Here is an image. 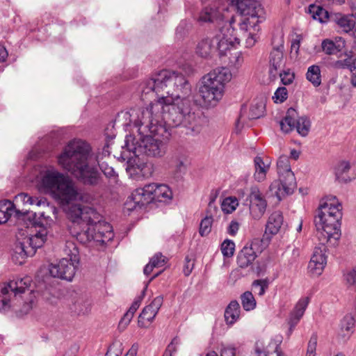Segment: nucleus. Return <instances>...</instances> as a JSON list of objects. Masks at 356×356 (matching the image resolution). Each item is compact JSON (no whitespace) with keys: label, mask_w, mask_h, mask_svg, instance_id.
<instances>
[{"label":"nucleus","mask_w":356,"mask_h":356,"mask_svg":"<svg viewBox=\"0 0 356 356\" xmlns=\"http://www.w3.org/2000/svg\"><path fill=\"white\" fill-rule=\"evenodd\" d=\"M47 186L54 188V195L69 218L83 226V230L77 233L78 241L104 245L113 239L111 225L102 220V216L93 208L81 206L80 202H87L90 197L79 191L72 179L56 170L46 169Z\"/></svg>","instance_id":"obj_1"},{"label":"nucleus","mask_w":356,"mask_h":356,"mask_svg":"<svg viewBox=\"0 0 356 356\" xmlns=\"http://www.w3.org/2000/svg\"><path fill=\"white\" fill-rule=\"evenodd\" d=\"M57 161L63 170L87 186H95L100 182L101 176L96 163L107 178L113 182L118 179V175L113 168L106 162H99L91 145L82 139L74 138L70 140L57 156Z\"/></svg>","instance_id":"obj_2"},{"label":"nucleus","mask_w":356,"mask_h":356,"mask_svg":"<svg viewBox=\"0 0 356 356\" xmlns=\"http://www.w3.org/2000/svg\"><path fill=\"white\" fill-rule=\"evenodd\" d=\"M141 111L131 109L129 112L130 122L134 123L138 129V134L136 136L129 135L126 137L122 154L124 159H128L127 170H133L136 174L147 177L152 173V165L147 163L132 165L131 157L127 155V153L132 152L136 157L140 154L152 157H161L165 154L166 146L161 140L148 134V133H156L159 124H155L153 118H147V115L143 118L140 113Z\"/></svg>","instance_id":"obj_3"},{"label":"nucleus","mask_w":356,"mask_h":356,"mask_svg":"<svg viewBox=\"0 0 356 356\" xmlns=\"http://www.w3.org/2000/svg\"><path fill=\"white\" fill-rule=\"evenodd\" d=\"M149 106L141 111L143 118L147 115L155 120V124L161 126L162 122L172 127L183 126L186 134L191 136L199 134L202 129L204 120L192 111L191 102L185 97H156Z\"/></svg>","instance_id":"obj_4"},{"label":"nucleus","mask_w":356,"mask_h":356,"mask_svg":"<svg viewBox=\"0 0 356 356\" xmlns=\"http://www.w3.org/2000/svg\"><path fill=\"white\" fill-rule=\"evenodd\" d=\"M229 5L226 0H215L211 5L205 7L200 13L198 20L201 22L216 23L218 31L213 36L216 50L220 56L226 55L232 49H236L240 44V38L232 24L235 19H228Z\"/></svg>","instance_id":"obj_5"},{"label":"nucleus","mask_w":356,"mask_h":356,"mask_svg":"<svg viewBox=\"0 0 356 356\" xmlns=\"http://www.w3.org/2000/svg\"><path fill=\"white\" fill-rule=\"evenodd\" d=\"M29 277L0 284V312H14L22 317L29 314L36 305V293L29 289Z\"/></svg>","instance_id":"obj_6"},{"label":"nucleus","mask_w":356,"mask_h":356,"mask_svg":"<svg viewBox=\"0 0 356 356\" xmlns=\"http://www.w3.org/2000/svg\"><path fill=\"white\" fill-rule=\"evenodd\" d=\"M16 218L17 220H28L29 225L40 228L31 236H29L26 231L24 229L19 230L16 234L17 241L13 250L12 259L15 264L22 265L27 257L33 256L36 250L42 247L44 243V212L38 214L33 211L16 210Z\"/></svg>","instance_id":"obj_7"},{"label":"nucleus","mask_w":356,"mask_h":356,"mask_svg":"<svg viewBox=\"0 0 356 356\" xmlns=\"http://www.w3.org/2000/svg\"><path fill=\"white\" fill-rule=\"evenodd\" d=\"M140 89L143 95L161 97V94H164L165 96L178 98L188 95L191 86L181 73L164 70L145 81L141 84Z\"/></svg>","instance_id":"obj_8"},{"label":"nucleus","mask_w":356,"mask_h":356,"mask_svg":"<svg viewBox=\"0 0 356 356\" xmlns=\"http://www.w3.org/2000/svg\"><path fill=\"white\" fill-rule=\"evenodd\" d=\"M341 204L335 198L326 200L319 207L315 218L319 241L335 245L341 237Z\"/></svg>","instance_id":"obj_9"},{"label":"nucleus","mask_w":356,"mask_h":356,"mask_svg":"<svg viewBox=\"0 0 356 356\" xmlns=\"http://www.w3.org/2000/svg\"><path fill=\"white\" fill-rule=\"evenodd\" d=\"M232 79V74L225 67L214 69L203 76L199 94L207 106H214L222 98L225 85Z\"/></svg>","instance_id":"obj_10"},{"label":"nucleus","mask_w":356,"mask_h":356,"mask_svg":"<svg viewBox=\"0 0 356 356\" xmlns=\"http://www.w3.org/2000/svg\"><path fill=\"white\" fill-rule=\"evenodd\" d=\"M277 166L279 180L274 181L270 184L269 189L272 195L281 200L284 197L293 192L296 187V181L295 175L291 171L287 156H280L277 161Z\"/></svg>","instance_id":"obj_11"},{"label":"nucleus","mask_w":356,"mask_h":356,"mask_svg":"<svg viewBox=\"0 0 356 356\" xmlns=\"http://www.w3.org/2000/svg\"><path fill=\"white\" fill-rule=\"evenodd\" d=\"M238 12L241 15L238 26L241 30H247L248 24L261 23L264 19V11L255 0H236Z\"/></svg>","instance_id":"obj_12"},{"label":"nucleus","mask_w":356,"mask_h":356,"mask_svg":"<svg viewBox=\"0 0 356 356\" xmlns=\"http://www.w3.org/2000/svg\"><path fill=\"white\" fill-rule=\"evenodd\" d=\"M152 187L150 184L143 188H136L127 200L125 202L126 209L128 211L141 209L153 202Z\"/></svg>","instance_id":"obj_13"},{"label":"nucleus","mask_w":356,"mask_h":356,"mask_svg":"<svg viewBox=\"0 0 356 356\" xmlns=\"http://www.w3.org/2000/svg\"><path fill=\"white\" fill-rule=\"evenodd\" d=\"M78 264H74L67 258L51 263L48 266L49 274L53 277L71 282L75 275Z\"/></svg>","instance_id":"obj_14"},{"label":"nucleus","mask_w":356,"mask_h":356,"mask_svg":"<svg viewBox=\"0 0 356 356\" xmlns=\"http://www.w3.org/2000/svg\"><path fill=\"white\" fill-rule=\"evenodd\" d=\"M246 201L249 202V211L252 218L256 220L261 219L266 212L267 202L257 187L251 188Z\"/></svg>","instance_id":"obj_15"},{"label":"nucleus","mask_w":356,"mask_h":356,"mask_svg":"<svg viewBox=\"0 0 356 356\" xmlns=\"http://www.w3.org/2000/svg\"><path fill=\"white\" fill-rule=\"evenodd\" d=\"M330 243V242H323V241H320V245L315 248L309 262V270L314 275H321L327 264V256L325 254V243Z\"/></svg>","instance_id":"obj_16"},{"label":"nucleus","mask_w":356,"mask_h":356,"mask_svg":"<svg viewBox=\"0 0 356 356\" xmlns=\"http://www.w3.org/2000/svg\"><path fill=\"white\" fill-rule=\"evenodd\" d=\"M163 302V297L159 296L156 297L152 302L146 306L140 313L138 320V325L140 327H147L154 321L157 313Z\"/></svg>","instance_id":"obj_17"},{"label":"nucleus","mask_w":356,"mask_h":356,"mask_svg":"<svg viewBox=\"0 0 356 356\" xmlns=\"http://www.w3.org/2000/svg\"><path fill=\"white\" fill-rule=\"evenodd\" d=\"M284 66L283 56V45L280 44L274 48L269 57V74L273 78H275L282 67Z\"/></svg>","instance_id":"obj_18"},{"label":"nucleus","mask_w":356,"mask_h":356,"mask_svg":"<svg viewBox=\"0 0 356 356\" xmlns=\"http://www.w3.org/2000/svg\"><path fill=\"white\" fill-rule=\"evenodd\" d=\"M257 245L256 243H252L250 245H245L237 256V264L240 268H245L252 264L257 257L254 250Z\"/></svg>","instance_id":"obj_19"},{"label":"nucleus","mask_w":356,"mask_h":356,"mask_svg":"<svg viewBox=\"0 0 356 356\" xmlns=\"http://www.w3.org/2000/svg\"><path fill=\"white\" fill-rule=\"evenodd\" d=\"M254 178L261 182L266 179V174L270 169V161L268 158L257 156L254 159Z\"/></svg>","instance_id":"obj_20"},{"label":"nucleus","mask_w":356,"mask_h":356,"mask_svg":"<svg viewBox=\"0 0 356 356\" xmlns=\"http://www.w3.org/2000/svg\"><path fill=\"white\" fill-rule=\"evenodd\" d=\"M259 23L248 24L247 30H241L240 33L243 35L245 39V47L246 48H252L259 40V33L260 31Z\"/></svg>","instance_id":"obj_21"},{"label":"nucleus","mask_w":356,"mask_h":356,"mask_svg":"<svg viewBox=\"0 0 356 356\" xmlns=\"http://www.w3.org/2000/svg\"><path fill=\"white\" fill-rule=\"evenodd\" d=\"M154 201L168 202L172 198L171 189L165 184H151Z\"/></svg>","instance_id":"obj_22"},{"label":"nucleus","mask_w":356,"mask_h":356,"mask_svg":"<svg viewBox=\"0 0 356 356\" xmlns=\"http://www.w3.org/2000/svg\"><path fill=\"white\" fill-rule=\"evenodd\" d=\"M283 222L284 218L282 213L279 211H274L268 217L266 225V233L272 235L277 234L280 231Z\"/></svg>","instance_id":"obj_23"},{"label":"nucleus","mask_w":356,"mask_h":356,"mask_svg":"<svg viewBox=\"0 0 356 356\" xmlns=\"http://www.w3.org/2000/svg\"><path fill=\"white\" fill-rule=\"evenodd\" d=\"M298 118L297 111L293 108H289L285 117L280 122L281 130L287 134L296 129Z\"/></svg>","instance_id":"obj_24"},{"label":"nucleus","mask_w":356,"mask_h":356,"mask_svg":"<svg viewBox=\"0 0 356 356\" xmlns=\"http://www.w3.org/2000/svg\"><path fill=\"white\" fill-rule=\"evenodd\" d=\"M16 210L19 209L15 207V205L13 202L8 200H1L0 225L7 222L14 213L16 215Z\"/></svg>","instance_id":"obj_25"},{"label":"nucleus","mask_w":356,"mask_h":356,"mask_svg":"<svg viewBox=\"0 0 356 356\" xmlns=\"http://www.w3.org/2000/svg\"><path fill=\"white\" fill-rule=\"evenodd\" d=\"M216 50L213 38L212 39L206 38L202 40L197 45L196 52L200 56L207 58L209 56L213 51Z\"/></svg>","instance_id":"obj_26"},{"label":"nucleus","mask_w":356,"mask_h":356,"mask_svg":"<svg viewBox=\"0 0 356 356\" xmlns=\"http://www.w3.org/2000/svg\"><path fill=\"white\" fill-rule=\"evenodd\" d=\"M355 319L351 315H346L340 323L339 335L343 339L348 338L353 332Z\"/></svg>","instance_id":"obj_27"},{"label":"nucleus","mask_w":356,"mask_h":356,"mask_svg":"<svg viewBox=\"0 0 356 356\" xmlns=\"http://www.w3.org/2000/svg\"><path fill=\"white\" fill-rule=\"evenodd\" d=\"M63 252L65 255L69 257V261L79 264V250L74 241L68 240L65 242Z\"/></svg>","instance_id":"obj_28"},{"label":"nucleus","mask_w":356,"mask_h":356,"mask_svg":"<svg viewBox=\"0 0 356 356\" xmlns=\"http://www.w3.org/2000/svg\"><path fill=\"white\" fill-rule=\"evenodd\" d=\"M240 316V305L237 301H232L225 312V318L227 324H234Z\"/></svg>","instance_id":"obj_29"},{"label":"nucleus","mask_w":356,"mask_h":356,"mask_svg":"<svg viewBox=\"0 0 356 356\" xmlns=\"http://www.w3.org/2000/svg\"><path fill=\"white\" fill-rule=\"evenodd\" d=\"M335 22L345 33H349L355 26V22L353 16L350 15H337Z\"/></svg>","instance_id":"obj_30"},{"label":"nucleus","mask_w":356,"mask_h":356,"mask_svg":"<svg viewBox=\"0 0 356 356\" xmlns=\"http://www.w3.org/2000/svg\"><path fill=\"white\" fill-rule=\"evenodd\" d=\"M306 78L314 86H319L321 83L320 67L316 65L309 67L306 73Z\"/></svg>","instance_id":"obj_31"},{"label":"nucleus","mask_w":356,"mask_h":356,"mask_svg":"<svg viewBox=\"0 0 356 356\" xmlns=\"http://www.w3.org/2000/svg\"><path fill=\"white\" fill-rule=\"evenodd\" d=\"M350 169V164L348 161H343L340 162L335 168V175L338 180L341 181H348L350 177L348 176V172Z\"/></svg>","instance_id":"obj_32"},{"label":"nucleus","mask_w":356,"mask_h":356,"mask_svg":"<svg viewBox=\"0 0 356 356\" xmlns=\"http://www.w3.org/2000/svg\"><path fill=\"white\" fill-rule=\"evenodd\" d=\"M266 108L265 102L263 99L253 102L250 108L248 118L250 119H257L264 114Z\"/></svg>","instance_id":"obj_33"},{"label":"nucleus","mask_w":356,"mask_h":356,"mask_svg":"<svg viewBox=\"0 0 356 356\" xmlns=\"http://www.w3.org/2000/svg\"><path fill=\"white\" fill-rule=\"evenodd\" d=\"M15 201L17 204L19 203H22V204H30L36 206H40L42 204V201L41 199H39L37 197H31L29 196L27 193H22L17 195L15 197Z\"/></svg>","instance_id":"obj_34"},{"label":"nucleus","mask_w":356,"mask_h":356,"mask_svg":"<svg viewBox=\"0 0 356 356\" xmlns=\"http://www.w3.org/2000/svg\"><path fill=\"white\" fill-rule=\"evenodd\" d=\"M309 13L312 15L314 19L320 22H325L328 17V13L323 8L316 5H310Z\"/></svg>","instance_id":"obj_35"},{"label":"nucleus","mask_w":356,"mask_h":356,"mask_svg":"<svg viewBox=\"0 0 356 356\" xmlns=\"http://www.w3.org/2000/svg\"><path fill=\"white\" fill-rule=\"evenodd\" d=\"M310 127L311 122L307 117L302 116L298 118L296 129L300 136H307L310 130Z\"/></svg>","instance_id":"obj_36"},{"label":"nucleus","mask_w":356,"mask_h":356,"mask_svg":"<svg viewBox=\"0 0 356 356\" xmlns=\"http://www.w3.org/2000/svg\"><path fill=\"white\" fill-rule=\"evenodd\" d=\"M238 206V201L235 197H227L221 204L222 210L225 213H232Z\"/></svg>","instance_id":"obj_37"},{"label":"nucleus","mask_w":356,"mask_h":356,"mask_svg":"<svg viewBox=\"0 0 356 356\" xmlns=\"http://www.w3.org/2000/svg\"><path fill=\"white\" fill-rule=\"evenodd\" d=\"M241 304L245 311H251L256 307V300L250 291H246L241 295Z\"/></svg>","instance_id":"obj_38"},{"label":"nucleus","mask_w":356,"mask_h":356,"mask_svg":"<svg viewBox=\"0 0 356 356\" xmlns=\"http://www.w3.org/2000/svg\"><path fill=\"white\" fill-rule=\"evenodd\" d=\"M309 302V297H302L297 302L291 312L302 317Z\"/></svg>","instance_id":"obj_39"},{"label":"nucleus","mask_w":356,"mask_h":356,"mask_svg":"<svg viewBox=\"0 0 356 356\" xmlns=\"http://www.w3.org/2000/svg\"><path fill=\"white\" fill-rule=\"evenodd\" d=\"M321 47L326 54L332 55L340 51V47L330 39H325L322 41Z\"/></svg>","instance_id":"obj_40"},{"label":"nucleus","mask_w":356,"mask_h":356,"mask_svg":"<svg viewBox=\"0 0 356 356\" xmlns=\"http://www.w3.org/2000/svg\"><path fill=\"white\" fill-rule=\"evenodd\" d=\"M213 224V218L211 216H206L203 218L200 225L199 233L202 236L208 235L211 230Z\"/></svg>","instance_id":"obj_41"},{"label":"nucleus","mask_w":356,"mask_h":356,"mask_svg":"<svg viewBox=\"0 0 356 356\" xmlns=\"http://www.w3.org/2000/svg\"><path fill=\"white\" fill-rule=\"evenodd\" d=\"M33 181L35 180L40 184V186H44V170L43 166H34L31 171Z\"/></svg>","instance_id":"obj_42"},{"label":"nucleus","mask_w":356,"mask_h":356,"mask_svg":"<svg viewBox=\"0 0 356 356\" xmlns=\"http://www.w3.org/2000/svg\"><path fill=\"white\" fill-rule=\"evenodd\" d=\"M235 243L229 239L225 240L221 245V252L224 257H231L234 255Z\"/></svg>","instance_id":"obj_43"},{"label":"nucleus","mask_w":356,"mask_h":356,"mask_svg":"<svg viewBox=\"0 0 356 356\" xmlns=\"http://www.w3.org/2000/svg\"><path fill=\"white\" fill-rule=\"evenodd\" d=\"M356 64V58L353 57H348L343 60H339L335 62L334 66L337 68L345 69L348 68L351 71L353 67L355 66Z\"/></svg>","instance_id":"obj_44"},{"label":"nucleus","mask_w":356,"mask_h":356,"mask_svg":"<svg viewBox=\"0 0 356 356\" xmlns=\"http://www.w3.org/2000/svg\"><path fill=\"white\" fill-rule=\"evenodd\" d=\"M244 58L241 52H236L229 58V65L231 67L238 70L242 67Z\"/></svg>","instance_id":"obj_45"},{"label":"nucleus","mask_w":356,"mask_h":356,"mask_svg":"<svg viewBox=\"0 0 356 356\" xmlns=\"http://www.w3.org/2000/svg\"><path fill=\"white\" fill-rule=\"evenodd\" d=\"M252 286L254 292L259 296H262L268 288V283L265 280H257L253 282Z\"/></svg>","instance_id":"obj_46"},{"label":"nucleus","mask_w":356,"mask_h":356,"mask_svg":"<svg viewBox=\"0 0 356 356\" xmlns=\"http://www.w3.org/2000/svg\"><path fill=\"white\" fill-rule=\"evenodd\" d=\"M147 287V284L145 285V287L144 288L143 291H142V294L140 296H138L137 298H136V299L133 302L132 305H131V307H129L128 311L126 312L127 314H130V316L134 317L135 312L137 311V309L139 308V307L141 304V302L145 296V292Z\"/></svg>","instance_id":"obj_47"},{"label":"nucleus","mask_w":356,"mask_h":356,"mask_svg":"<svg viewBox=\"0 0 356 356\" xmlns=\"http://www.w3.org/2000/svg\"><path fill=\"white\" fill-rule=\"evenodd\" d=\"M122 344L120 342L113 343L108 348L105 356H121Z\"/></svg>","instance_id":"obj_48"},{"label":"nucleus","mask_w":356,"mask_h":356,"mask_svg":"<svg viewBox=\"0 0 356 356\" xmlns=\"http://www.w3.org/2000/svg\"><path fill=\"white\" fill-rule=\"evenodd\" d=\"M288 97L287 90L284 87L278 88L274 93L273 99L275 103H282Z\"/></svg>","instance_id":"obj_49"},{"label":"nucleus","mask_w":356,"mask_h":356,"mask_svg":"<svg viewBox=\"0 0 356 356\" xmlns=\"http://www.w3.org/2000/svg\"><path fill=\"white\" fill-rule=\"evenodd\" d=\"M317 340V335L312 334L308 342L306 356H316Z\"/></svg>","instance_id":"obj_50"},{"label":"nucleus","mask_w":356,"mask_h":356,"mask_svg":"<svg viewBox=\"0 0 356 356\" xmlns=\"http://www.w3.org/2000/svg\"><path fill=\"white\" fill-rule=\"evenodd\" d=\"M281 81L284 85H289L293 83L295 76L290 70L278 72Z\"/></svg>","instance_id":"obj_51"},{"label":"nucleus","mask_w":356,"mask_h":356,"mask_svg":"<svg viewBox=\"0 0 356 356\" xmlns=\"http://www.w3.org/2000/svg\"><path fill=\"white\" fill-rule=\"evenodd\" d=\"M149 261L155 268L162 267L165 264V257L161 253H156L151 258Z\"/></svg>","instance_id":"obj_52"},{"label":"nucleus","mask_w":356,"mask_h":356,"mask_svg":"<svg viewBox=\"0 0 356 356\" xmlns=\"http://www.w3.org/2000/svg\"><path fill=\"white\" fill-rule=\"evenodd\" d=\"M186 170V162L185 159H178L175 165V172L177 176H180Z\"/></svg>","instance_id":"obj_53"},{"label":"nucleus","mask_w":356,"mask_h":356,"mask_svg":"<svg viewBox=\"0 0 356 356\" xmlns=\"http://www.w3.org/2000/svg\"><path fill=\"white\" fill-rule=\"evenodd\" d=\"M344 279L347 284L356 286V266L344 274Z\"/></svg>","instance_id":"obj_54"},{"label":"nucleus","mask_w":356,"mask_h":356,"mask_svg":"<svg viewBox=\"0 0 356 356\" xmlns=\"http://www.w3.org/2000/svg\"><path fill=\"white\" fill-rule=\"evenodd\" d=\"M132 318H133V317L131 316H130V314H127V313H125L124 314L123 317L121 318V320L119 322V324H118L119 330L121 332L124 331L127 327V326L129 325Z\"/></svg>","instance_id":"obj_55"},{"label":"nucleus","mask_w":356,"mask_h":356,"mask_svg":"<svg viewBox=\"0 0 356 356\" xmlns=\"http://www.w3.org/2000/svg\"><path fill=\"white\" fill-rule=\"evenodd\" d=\"M240 227V224L236 220H232L227 228V232L232 236H234L236 235Z\"/></svg>","instance_id":"obj_56"},{"label":"nucleus","mask_w":356,"mask_h":356,"mask_svg":"<svg viewBox=\"0 0 356 356\" xmlns=\"http://www.w3.org/2000/svg\"><path fill=\"white\" fill-rule=\"evenodd\" d=\"M194 266V262L188 257L185 258V264L184 266L183 272L186 276H188Z\"/></svg>","instance_id":"obj_57"},{"label":"nucleus","mask_w":356,"mask_h":356,"mask_svg":"<svg viewBox=\"0 0 356 356\" xmlns=\"http://www.w3.org/2000/svg\"><path fill=\"white\" fill-rule=\"evenodd\" d=\"M302 318V316H298V314H296L294 313H292L291 312L289 318L288 320V324L289 326L292 327H296V326L298 325L300 319Z\"/></svg>","instance_id":"obj_58"},{"label":"nucleus","mask_w":356,"mask_h":356,"mask_svg":"<svg viewBox=\"0 0 356 356\" xmlns=\"http://www.w3.org/2000/svg\"><path fill=\"white\" fill-rule=\"evenodd\" d=\"M43 152L42 149H38L35 147L29 153V158L30 159H36L42 156Z\"/></svg>","instance_id":"obj_59"},{"label":"nucleus","mask_w":356,"mask_h":356,"mask_svg":"<svg viewBox=\"0 0 356 356\" xmlns=\"http://www.w3.org/2000/svg\"><path fill=\"white\" fill-rule=\"evenodd\" d=\"M268 351L264 350L262 347L259 346L258 343H257L255 350L254 353H252V356H268Z\"/></svg>","instance_id":"obj_60"},{"label":"nucleus","mask_w":356,"mask_h":356,"mask_svg":"<svg viewBox=\"0 0 356 356\" xmlns=\"http://www.w3.org/2000/svg\"><path fill=\"white\" fill-rule=\"evenodd\" d=\"M300 47V39H295L292 41L291 45V53H295L296 56H298L299 49Z\"/></svg>","instance_id":"obj_61"},{"label":"nucleus","mask_w":356,"mask_h":356,"mask_svg":"<svg viewBox=\"0 0 356 356\" xmlns=\"http://www.w3.org/2000/svg\"><path fill=\"white\" fill-rule=\"evenodd\" d=\"M235 348L233 347H226L221 350L220 356H235Z\"/></svg>","instance_id":"obj_62"},{"label":"nucleus","mask_w":356,"mask_h":356,"mask_svg":"<svg viewBox=\"0 0 356 356\" xmlns=\"http://www.w3.org/2000/svg\"><path fill=\"white\" fill-rule=\"evenodd\" d=\"M187 24L186 22H181L179 25L177 26L176 29V35L177 36H179L180 38L182 37L183 35L186 33V26Z\"/></svg>","instance_id":"obj_63"},{"label":"nucleus","mask_w":356,"mask_h":356,"mask_svg":"<svg viewBox=\"0 0 356 356\" xmlns=\"http://www.w3.org/2000/svg\"><path fill=\"white\" fill-rule=\"evenodd\" d=\"M138 350V344L134 343L124 356H136Z\"/></svg>","instance_id":"obj_64"}]
</instances>
